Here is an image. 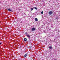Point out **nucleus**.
<instances>
[{"instance_id": "nucleus-15", "label": "nucleus", "mask_w": 60, "mask_h": 60, "mask_svg": "<svg viewBox=\"0 0 60 60\" xmlns=\"http://www.w3.org/2000/svg\"><path fill=\"white\" fill-rule=\"evenodd\" d=\"M30 37H29V38H28V39H29V40H30Z\"/></svg>"}, {"instance_id": "nucleus-16", "label": "nucleus", "mask_w": 60, "mask_h": 60, "mask_svg": "<svg viewBox=\"0 0 60 60\" xmlns=\"http://www.w3.org/2000/svg\"><path fill=\"white\" fill-rule=\"evenodd\" d=\"M56 19H58V17H57L56 18Z\"/></svg>"}, {"instance_id": "nucleus-7", "label": "nucleus", "mask_w": 60, "mask_h": 60, "mask_svg": "<svg viewBox=\"0 0 60 60\" xmlns=\"http://www.w3.org/2000/svg\"><path fill=\"white\" fill-rule=\"evenodd\" d=\"M49 47L50 49H52V47L51 46H50Z\"/></svg>"}, {"instance_id": "nucleus-12", "label": "nucleus", "mask_w": 60, "mask_h": 60, "mask_svg": "<svg viewBox=\"0 0 60 60\" xmlns=\"http://www.w3.org/2000/svg\"><path fill=\"white\" fill-rule=\"evenodd\" d=\"M2 42H0V44H2Z\"/></svg>"}, {"instance_id": "nucleus-14", "label": "nucleus", "mask_w": 60, "mask_h": 60, "mask_svg": "<svg viewBox=\"0 0 60 60\" xmlns=\"http://www.w3.org/2000/svg\"><path fill=\"white\" fill-rule=\"evenodd\" d=\"M25 34H27V32H26L25 33Z\"/></svg>"}, {"instance_id": "nucleus-13", "label": "nucleus", "mask_w": 60, "mask_h": 60, "mask_svg": "<svg viewBox=\"0 0 60 60\" xmlns=\"http://www.w3.org/2000/svg\"><path fill=\"white\" fill-rule=\"evenodd\" d=\"M20 60H22V59H21V58H20Z\"/></svg>"}, {"instance_id": "nucleus-5", "label": "nucleus", "mask_w": 60, "mask_h": 60, "mask_svg": "<svg viewBox=\"0 0 60 60\" xmlns=\"http://www.w3.org/2000/svg\"><path fill=\"white\" fill-rule=\"evenodd\" d=\"M35 20L36 21H38V19H37V18H35Z\"/></svg>"}, {"instance_id": "nucleus-9", "label": "nucleus", "mask_w": 60, "mask_h": 60, "mask_svg": "<svg viewBox=\"0 0 60 60\" xmlns=\"http://www.w3.org/2000/svg\"><path fill=\"white\" fill-rule=\"evenodd\" d=\"M33 10H34V8H31V11H33Z\"/></svg>"}, {"instance_id": "nucleus-3", "label": "nucleus", "mask_w": 60, "mask_h": 60, "mask_svg": "<svg viewBox=\"0 0 60 60\" xmlns=\"http://www.w3.org/2000/svg\"><path fill=\"white\" fill-rule=\"evenodd\" d=\"M27 56V54H26L24 55L23 57L24 58L26 57Z\"/></svg>"}, {"instance_id": "nucleus-4", "label": "nucleus", "mask_w": 60, "mask_h": 60, "mask_svg": "<svg viewBox=\"0 0 60 60\" xmlns=\"http://www.w3.org/2000/svg\"><path fill=\"white\" fill-rule=\"evenodd\" d=\"M7 9L8 11H12L11 10V9H10V8H9V9L8 8Z\"/></svg>"}, {"instance_id": "nucleus-10", "label": "nucleus", "mask_w": 60, "mask_h": 60, "mask_svg": "<svg viewBox=\"0 0 60 60\" xmlns=\"http://www.w3.org/2000/svg\"><path fill=\"white\" fill-rule=\"evenodd\" d=\"M41 14H43V11H42L41 13Z\"/></svg>"}, {"instance_id": "nucleus-6", "label": "nucleus", "mask_w": 60, "mask_h": 60, "mask_svg": "<svg viewBox=\"0 0 60 60\" xmlns=\"http://www.w3.org/2000/svg\"><path fill=\"white\" fill-rule=\"evenodd\" d=\"M27 40V39H26V38H25L24 39V41H26Z\"/></svg>"}, {"instance_id": "nucleus-1", "label": "nucleus", "mask_w": 60, "mask_h": 60, "mask_svg": "<svg viewBox=\"0 0 60 60\" xmlns=\"http://www.w3.org/2000/svg\"><path fill=\"white\" fill-rule=\"evenodd\" d=\"M49 14L50 15H51L52 14H53V12L52 11H50L49 12Z\"/></svg>"}, {"instance_id": "nucleus-2", "label": "nucleus", "mask_w": 60, "mask_h": 60, "mask_svg": "<svg viewBox=\"0 0 60 60\" xmlns=\"http://www.w3.org/2000/svg\"><path fill=\"white\" fill-rule=\"evenodd\" d=\"M36 30V28H33L32 29H31V30L32 31H35Z\"/></svg>"}, {"instance_id": "nucleus-11", "label": "nucleus", "mask_w": 60, "mask_h": 60, "mask_svg": "<svg viewBox=\"0 0 60 60\" xmlns=\"http://www.w3.org/2000/svg\"><path fill=\"white\" fill-rule=\"evenodd\" d=\"M34 9H36V10H37V8L36 7H34Z\"/></svg>"}, {"instance_id": "nucleus-8", "label": "nucleus", "mask_w": 60, "mask_h": 60, "mask_svg": "<svg viewBox=\"0 0 60 60\" xmlns=\"http://www.w3.org/2000/svg\"><path fill=\"white\" fill-rule=\"evenodd\" d=\"M26 36H27L28 37H30V36H29V34L27 35H26Z\"/></svg>"}]
</instances>
